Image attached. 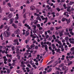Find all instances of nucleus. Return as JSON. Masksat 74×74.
Listing matches in <instances>:
<instances>
[{
	"label": "nucleus",
	"mask_w": 74,
	"mask_h": 74,
	"mask_svg": "<svg viewBox=\"0 0 74 74\" xmlns=\"http://www.w3.org/2000/svg\"><path fill=\"white\" fill-rule=\"evenodd\" d=\"M9 30H10V29L8 28V29H7V31L4 33L3 35L5 37H8L11 35V33L10 32L8 31Z\"/></svg>",
	"instance_id": "obj_1"
},
{
	"label": "nucleus",
	"mask_w": 74,
	"mask_h": 74,
	"mask_svg": "<svg viewBox=\"0 0 74 74\" xmlns=\"http://www.w3.org/2000/svg\"><path fill=\"white\" fill-rule=\"evenodd\" d=\"M41 45H42V48H45V49L46 52H48V47H47V45H43V42H42L41 43Z\"/></svg>",
	"instance_id": "obj_2"
},
{
	"label": "nucleus",
	"mask_w": 74,
	"mask_h": 74,
	"mask_svg": "<svg viewBox=\"0 0 74 74\" xmlns=\"http://www.w3.org/2000/svg\"><path fill=\"white\" fill-rule=\"evenodd\" d=\"M14 33L16 34H19L20 33H21L19 29H18L16 31H14Z\"/></svg>",
	"instance_id": "obj_3"
},
{
	"label": "nucleus",
	"mask_w": 74,
	"mask_h": 74,
	"mask_svg": "<svg viewBox=\"0 0 74 74\" xmlns=\"http://www.w3.org/2000/svg\"><path fill=\"white\" fill-rule=\"evenodd\" d=\"M8 17L9 18V19H11L12 17V14H10L8 15Z\"/></svg>",
	"instance_id": "obj_4"
},
{
	"label": "nucleus",
	"mask_w": 74,
	"mask_h": 74,
	"mask_svg": "<svg viewBox=\"0 0 74 74\" xmlns=\"http://www.w3.org/2000/svg\"><path fill=\"white\" fill-rule=\"evenodd\" d=\"M30 9L31 10L33 11L34 10H35V9H36V8H35L34 6L32 5L31 7H30Z\"/></svg>",
	"instance_id": "obj_5"
},
{
	"label": "nucleus",
	"mask_w": 74,
	"mask_h": 74,
	"mask_svg": "<svg viewBox=\"0 0 74 74\" xmlns=\"http://www.w3.org/2000/svg\"><path fill=\"white\" fill-rule=\"evenodd\" d=\"M62 26H60V27H56V30H58V29H62Z\"/></svg>",
	"instance_id": "obj_6"
},
{
	"label": "nucleus",
	"mask_w": 74,
	"mask_h": 74,
	"mask_svg": "<svg viewBox=\"0 0 74 74\" xmlns=\"http://www.w3.org/2000/svg\"><path fill=\"white\" fill-rule=\"evenodd\" d=\"M32 27H34L33 28L34 30H36V27H37L36 26L34 25H33L32 26Z\"/></svg>",
	"instance_id": "obj_7"
},
{
	"label": "nucleus",
	"mask_w": 74,
	"mask_h": 74,
	"mask_svg": "<svg viewBox=\"0 0 74 74\" xmlns=\"http://www.w3.org/2000/svg\"><path fill=\"white\" fill-rule=\"evenodd\" d=\"M65 56L64 55H63L62 56V58H61V60H64V57Z\"/></svg>",
	"instance_id": "obj_8"
},
{
	"label": "nucleus",
	"mask_w": 74,
	"mask_h": 74,
	"mask_svg": "<svg viewBox=\"0 0 74 74\" xmlns=\"http://www.w3.org/2000/svg\"><path fill=\"white\" fill-rule=\"evenodd\" d=\"M72 27V28H71V27H70L69 28L68 30L69 32H71V31H72V30H73V27Z\"/></svg>",
	"instance_id": "obj_9"
},
{
	"label": "nucleus",
	"mask_w": 74,
	"mask_h": 74,
	"mask_svg": "<svg viewBox=\"0 0 74 74\" xmlns=\"http://www.w3.org/2000/svg\"><path fill=\"white\" fill-rule=\"evenodd\" d=\"M16 53H19V49H16Z\"/></svg>",
	"instance_id": "obj_10"
},
{
	"label": "nucleus",
	"mask_w": 74,
	"mask_h": 74,
	"mask_svg": "<svg viewBox=\"0 0 74 74\" xmlns=\"http://www.w3.org/2000/svg\"><path fill=\"white\" fill-rule=\"evenodd\" d=\"M8 17H4L3 19V20H5V21H8Z\"/></svg>",
	"instance_id": "obj_11"
},
{
	"label": "nucleus",
	"mask_w": 74,
	"mask_h": 74,
	"mask_svg": "<svg viewBox=\"0 0 74 74\" xmlns=\"http://www.w3.org/2000/svg\"><path fill=\"white\" fill-rule=\"evenodd\" d=\"M10 21H11V22H10V24H12V22H13V21H14V18H12V19H10Z\"/></svg>",
	"instance_id": "obj_12"
},
{
	"label": "nucleus",
	"mask_w": 74,
	"mask_h": 74,
	"mask_svg": "<svg viewBox=\"0 0 74 74\" xmlns=\"http://www.w3.org/2000/svg\"><path fill=\"white\" fill-rule=\"evenodd\" d=\"M74 9L73 8V7H72L71 8V9H70L69 11H68V12H71V11H74Z\"/></svg>",
	"instance_id": "obj_13"
},
{
	"label": "nucleus",
	"mask_w": 74,
	"mask_h": 74,
	"mask_svg": "<svg viewBox=\"0 0 74 74\" xmlns=\"http://www.w3.org/2000/svg\"><path fill=\"white\" fill-rule=\"evenodd\" d=\"M29 34V32L28 31H26L25 36H27Z\"/></svg>",
	"instance_id": "obj_14"
},
{
	"label": "nucleus",
	"mask_w": 74,
	"mask_h": 74,
	"mask_svg": "<svg viewBox=\"0 0 74 74\" xmlns=\"http://www.w3.org/2000/svg\"><path fill=\"white\" fill-rule=\"evenodd\" d=\"M68 14H69V13H68V12H66L64 13V15L65 16H66V15H67Z\"/></svg>",
	"instance_id": "obj_15"
},
{
	"label": "nucleus",
	"mask_w": 74,
	"mask_h": 74,
	"mask_svg": "<svg viewBox=\"0 0 74 74\" xmlns=\"http://www.w3.org/2000/svg\"><path fill=\"white\" fill-rule=\"evenodd\" d=\"M10 11H12V12H14L15 11V10L13 8H10Z\"/></svg>",
	"instance_id": "obj_16"
},
{
	"label": "nucleus",
	"mask_w": 74,
	"mask_h": 74,
	"mask_svg": "<svg viewBox=\"0 0 74 74\" xmlns=\"http://www.w3.org/2000/svg\"><path fill=\"white\" fill-rule=\"evenodd\" d=\"M12 26L14 27V28H16V25H15V24H12Z\"/></svg>",
	"instance_id": "obj_17"
},
{
	"label": "nucleus",
	"mask_w": 74,
	"mask_h": 74,
	"mask_svg": "<svg viewBox=\"0 0 74 74\" xmlns=\"http://www.w3.org/2000/svg\"><path fill=\"white\" fill-rule=\"evenodd\" d=\"M52 37H53V40H56V38L55 37V35H53L52 36Z\"/></svg>",
	"instance_id": "obj_18"
},
{
	"label": "nucleus",
	"mask_w": 74,
	"mask_h": 74,
	"mask_svg": "<svg viewBox=\"0 0 74 74\" xmlns=\"http://www.w3.org/2000/svg\"><path fill=\"white\" fill-rule=\"evenodd\" d=\"M66 4H64L63 5V7L64 8V9H66L67 7H66Z\"/></svg>",
	"instance_id": "obj_19"
},
{
	"label": "nucleus",
	"mask_w": 74,
	"mask_h": 74,
	"mask_svg": "<svg viewBox=\"0 0 74 74\" xmlns=\"http://www.w3.org/2000/svg\"><path fill=\"white\" fill-rule=\"evenodd\" d=\"M33 62V61L32 60H31L30 62V64H31V65H33V64H34V63H32Z\"/></svg>",
	"instance_id": "obj_20"
},
{
	"label": "nucleus",
	"mask_w": 74,
	"mask_h": 74,
	"mask_svg": "<svg viewBox=\"0 0 74 74\" xmlns=\"http://www.w3.org/2000/svg\"><path fill=\"white\" fill-rule=\"evenodd\" d=\"M3 27H4V25H1L0 26V29H3Z\"/></svg>",
	"instance_id": "obj_21"
},
{
	"label": "nucleus",
	"mask_w": 74,
	"mask_h": 74,
	"mask_svg": "<svg viewBox=\"0 0 74 74\" xmlns=\"http://www.w3.org/2000/svg\"><path fill=\"white\" fill-rule=\"evenodd\" d=\"M71 8V6H69L68 7L67 9V11H68V12L69 10H70V8Z\"/></svg>",
	"instance_id": "obj_22"
},
{
	"label": "nucleus",
	"mask_w": 74,
	"mask_h": 74,
	"mask_svg": "<svg viewBox=\"0 0 74 74\" xmlns=\"http://www.w3.org/2000/svg\"><path fill=\"white\" fill-rule=\"evenodd\" d=\"M72 4H73V2L70 1L69 3V5H71Z\"/></svg>",
	"instance_id": "obj_23"
},
{
	"label": "nucleus",
	"mask_w": 74,
	"mask_h": 74,
	"mask_svg": "<svg viewBox=\"0 0 74 74\" xmlns=\"http://www.w3.org/2000/svg\"><path fill=\"white\" fill-rule=\"evenodd\" d=\"M12 51H14V49H15V47H14V46H12Z\"/></svg>",
	"instance_id": "obj_24"
},
{
	"label": "nucleus",
	"mask_w": 74,
	"mask_h": 74,
	"mask_svg": "<svg viewBox=\"0 0 74 74\" xmlns=\"http://www.w3.org/2000/svg\"><path fill=\"white\" fill-rule=\"evenodd\" d=\"M24 26H25V27H29V25H27V24H25L24 25Z\"/></svg>",
	"instance_id": "obj_25"
},
{
	"label": "nucleus",
	"mask_w": 74,
	"mask_h": 74,
	"mask_svg": "<svg viewBox=\"0 0 74 74\" xmlns=\"http://www.w3.org/2000/svg\"><path fill=\"white\" fill-rule=\"evenodd\" d=\"M8 5L10 7H12V6L11 5V4H10V3H8Z\"/></svg>",
	"instance_id": "obj_26"
},
{
	"label": "nucleus",
	"mask_w": 74,
	"mask_h": 74,
	"mask_svg": "<svg viewBox=\"0 0 74 74\" xmlns=\"http://www.w3.org/2000/svg\"><path fill=\"white\" fill-rule=\"evenodd\" d=\"M0 37L1 38V40H3V34H1V35L0 36Z\"/></svg>",
	"instance_id": "obj_27"
},
{
	"label": "nucleus",
	"mask_w": 74,
	"mask_h": 74,
	"mask_svg": "<svg viewBox=\"0 0 74 74\" xmlns=\"http://www.w3.org/2000/svg\"><path fill=\"white\" fill-rule=\"evenodd\" d=\"M37 57L36 58V59H39V58H40V55H37Z\"/></svg>",
	"instance_id": "obj_28"
},
{
	"label": "nucleus",
	"mask_w": 74,
	"mask_h": 74,
	"mask_svg": "<svg viewBox=\"0 0 74 74\" xmlns=\"http://www.w3.org/2000/svg\"><path fill=\"white\" fill-rule=\"evenodd\" d=\"M73 64V62L71 61L70 63H69L68 64V66H70V64Z\"/></svg>",
	"instance_id": "obj_29"
},
{
	"label": "nucleus",
	"mask_w": 74,
	"mask_h": 74,
	"mask_svg": "<svg viewBox=\"0 0 74 74\" xmlns=\"http://www.w3.org/2000/svg\"><path fill=\"white\" fill-rule=\"evenodd\" d=\"M61 49L62 51H64V49H63V46H62L61 47Z\"/></svg>",
	"instance_id": "obj_30"
},
{
	"label": "nucleus",
	"mask_w": 74,
	"mask_h": 74,
	"mask_svg": "<svg viewBox=\"0 0 74 74\" xmlns=\"http://www.w3.org/2000/svg\"><path fill=\"white\" fill-rule=\"evenodd\" d=\"M70 18H69L68 21H67V23L68 24V23H70Z\"/></svg>",
	"instance_id": "obj_31"
},
{
	"label": "nucleus",
	"mask_w": 74,
	"mask_h": 74,
	"mask_svg": "<svg viewBox=\"0 0 74 74\" xmlns=\"http://www.w3.org/2000/svg\"><path fill=\"white\" fill-rule=\"evenodd\" d=\"M71 51H74V47H72L71 49Z\"/></svg>",
	"instance_id": "obj_32"
},
{
	"label": "nucleus",
	"mask_w": 74,
	"mask_h": 74,
	"mask_svg": "<svg viewBox=\"0 0 74 74\" xmlns=\"http://www.w3.org/2000/svg\"><path fill=\"white\" fill-rule=\"evenodd\" d=\"M56 51L57 52H60V49L59 48H58L57 49Z\"/></svg>",
	"instance_id": "obj_33"
},
{
	"label": "nucleus",
	"mask_w": 74,
	"mask_h": 74,
	"mask_svg": "<svg viewBox=\"0 0 74 74\" xmlns=\"http://www.w3.org/2000/svg\"><path fill=\"white\" fill-rule=\"evenodd\" d=\"M65 40L67 41L69 40V37L68 36L66 37L65 38Z\"/></svg>",
	"instance_id": "obj_34"
},
{
	"label": "nucleus",
	"mask_w": 74,
	"mask_h": 74,
	"mask_svg": "<svg viewBox=\"0 0 74 74\" xmlns=\"http://www.w3.org/2000/svg\"><path fill=\"white\" fill-rule=\"evenodd\" d=\"M58 32H59L58 30L55 33V34H56V35H58V34H59V33H58Z\"/></svg>",
	"instance_id": "obj_35"
},
{
	"label": "nucleus",
	"mask_w": 74,
	"mask_h": 74,
	"mask_svg": "<svg viewBox=\"0 0 74 74\" xmlns=\"http://www.w3.org/2000/svg\"><path fill=\"white\" fill-rule=\"evenodd\" d=\"M70 34H71L72 36H73V35H74V33H73L72 31L70 32Z\"/></svg>",
	"instance_id": "obj_36"
},
{
	"label": "nucleus",
	"mask_w": 74,
	"mask_h": 74,
	"mask_svg": "<svg viewBox=\"0 0 74 74\" xmlns=\"http://www.w3.org/2000/svg\"><path fill=\"white\" fill-rule=\"evenodd\" d=\"M65 20H66V18H62V22H64Z\"/></svg>",
	"instance_id": "obj_37"
},
{
	"label": "nucleus",
	"mask_w": 74,
	"mask_h": 74,
	"mask_svg": "<svg viewBox=\"0 0 74 74\" xmlns=\"http://www.w3.org/2000/svg\"><path fill=\"white\" fill-rule=\"evenodd\" d=\"M51 71H52V70H51V69H49L47 71V73H49V72H51Z\"/></svg>",
	"instance_id": "obj_38"
},
{
	"label": "nucleus",
	"mask_w": 74,
	"mask_h": 74,
	"mask_svg": "<svg viewBox=\"0 0 74 74\" xmlns=\"http://www.w3.org/2000/svg\"><path fill=\"white\" fill-rule=\"evenodd\" d=\"M18 25L19 26H22V24L21 23H18Z\"/></svg>",
	"instance_id": "obj_39"
},
{
	"label": "nucleus",
	"mask_w": 74,
	"mask_h": 74,
	"mask_svg": "<svg viewBox=\"0 0 74 74\" xmlns=\"http://www.w3.org/2000/svg\"><path fill=\"white\" fill-rule=\"evenodd\" d=\"M69 59H71V58H74V57L73 56H69Z\"/></svg>",
	"instance_id": "obj_40"
},
{
	"label": "nucleus",
	"mask_w": 74,
	"mask_h": 74,
	"mask_svg": "<svg viewBox=\"0 0 74 74\" xmlns=\"http://www.w3.org/2000/svg\"><path fill=\"white\" fill-rule=\"evenodd\" d=\"M11 47H12V45H9V46H7V47H8V48H11Z\"/></svg>",
	"instance_id": "obj_41"
},
{
	"label": "nucleus",
	"mask_w": 74,
	"mask_h": 74,
	"mask_svg": "<svg viewBox=\"0 0 74 74\" xmlns=\"http://www.w3.org/2000/svg\"><path fill=\"white\" fill-rule=\"evenodd\" d=\"M63 35V33L62 32H60V37H62V36Z\"/></svg>",
	"instance_id": "obj_42"
},
{
	"label": "nucleus",
	"mask_w": 74,
	"mask_h": 74,
	"mask_svg": "<svg viewBox=\"0 0 74 74\" xmlns=\"http://www.w3.org/2000/svg\"><path fill=\"white\" fill-rule=\"evenodd\" d=\"M36 11L37 12H40V10H39L38 9H36Z\"/></svg>",
	"instance_id": "obj_43"
},
{
	"label": "nucleus",
	"mask_w": 74,
	"mask_h": 74,
	"mask_svg": "<svg viewBox=\"0 0 74 74\" xmlns=\"http://www.w3.org/2000/svg\"><path fill=\"white\" fill-rule=\"evenodd\" d=\"M57 10H58V11L59 12L60 11V9L59 8H57L56 9Z\"/></svg>",
	"instance_id": "obj_44"
},
{
	"label": "nucleus",
	"mask_w": 74,
	"mask_h": 74,
	"mask_svg": "<svg viewBox=\"0 0 74 74\" xmlns=\"http://www.w3.org/2000/svg\"><path fill=\"white\" fill-rule=\"evenodd\" d=\"M27 67H28L29 68H31V65H30V64H28L27 65Z\"/></svg>",
	"instance_id": "obj_45"
},
{
	"label": "nucleus",
	"mask_w": 74,
	"mask_h": 74,
	"mask_svg": "<svg viewBox=\"0 0 74 74\" xmlns=\"http://www.w3.org/2000/svg\"><path fill=\"white\" fill-rule=\"evenodd\" d=\"M45 34L46 36L48 34V33H47V31H45Z\"/></svg>",
	"instance_id": "obj_46"
},
{
	"label": "nucleus",
	"mask_w": 74,
	"mask_h": 74,
	"mask_svg": "<svg viewBox=\"0 0 74 74\" xmlns=\"http://www.w3.org/2000/svg\"><path fill=\"white\" fill-rule=\"evenodd\" d=\"M26 20V18H25L23 21V23H25V22Z\"/></svg>",
	"instance_id": "obj_47"
},
{
	"label": "nucleus",
	"mask_w": 74,
	"mask_h": 74,
	"mask_svg": "<svg viewBox=\"0 0 74 74\" xmlns=\"http://www.w3.org/2000/svg\"><path fill=\"white\" fill-rule=\"evenodd\" d=\"M16 56L18 57V59H20V56H19V55H17Z\"/></svg>",
	"instance_id": "obj_48"
},
{
	"label": "nucleus",
	"mask_w": 74,
	"mask_h": 74,
	"mask_svg": "<svg viewBox=\"0 0 74 74\" xmlns=\"http://www.w3.org/2000/svg\"><path fill=\"white\" fill-rule=\"evenodd\" d=\"M37 27H41L40 26V24H38L37 25Z\"/></svg>",
	"instance_id": "obj_49"
},
{
	"label": "nucleus",
	"mask_w": 74,
	"mask_h": 74,
	"mask_svg": "<svg viewBox=\"0 0 74 74\" xmlns=\"http://www.w3.org/2000/svg\"><path fill=\"white\" fill-rule=\"evenodd\" d=\"M30 0H28V1H27V4H29V3H30Z\"/></svg>",
	"instance_id": "obj_50"
},
{
	"label": "nucleus",
	"mask_w": 74,
	"mask_h": 74,
	"mask_svg": "<svg viewBox=\"0 0 74 74\" xmlns=\"http://www.w3.org/2000/svg\"><path fill=\"white\" fill-rule=\"evenodd\" d=\"M35 49H37L38 48V45H37L35 47Z\"/></svg>",
	"instance_id": "obj_51"
},
{
	"label": "nucleus",
	"mask_w": 74,
	"mask_h": 74,
	"mask_svg": "<svg viewBox=\"0 0 74 74\" xmlns=\"http://www.w3.org/2000/svg\"><path fill=\"white\" fill-rule=\"evenodd\" d=\"M42 27H39V30H42Z\"/></svg>",
	"instance_id": "obj_52"
},
{
	"label": "nucleus",
	"mask_w": 74,
	"mask_h": 74,
	"mask_svg": "<svg viewBox=\"0 0 74 74\" xmlns=\"http://www.w3.org/2000/svg\"><path fill=\"white\" fill-rule=\"evenodd\" d=\"M16 72L18 74H20V70L16 71Z\"/></svg>",
	"instance_id": "obj_53"
},
{
	"label": "nucleus",
	"mask_w": 74,
	"mask_h": 74,
	"mask_svg": "<svg viewBox=\"0 0 74 74\" xmlns=\"http://www.w3.org/2000/svg\"><path fill=\"white\" fill-rule=\"evenodd\" d=\"M23 18H25V19H26V14H24L23 16Z\"/></svg>",
	"instance_id": "obj_54"
},
{
	"label": "nucleus",
	"mask_w": 74,
	"mask_h": 74,
	"mask_svg": "<svg viewBox=\"0 0 74 74\" xmlns=\"http://www.w3.org/2000/svg\"><path fill=\"white\" fill-rule=\"evenodd\" d=\"M54 30L53 28L51 27L50 28L51 31H52V30Z\"/></svg>",
	"instance_id": "obj_55"
},
{
	"label": "nucleus",
	"mask_w": 74,
	"mask_h": 74,
	"mask_svg": "<svg viewBox=\"0 0 74 74\" xmlns=\"http://www.w3.org/2000/svg\"><path fill=\"white\" fill-rule=\"evenodd\" d=\"M70 42L72 44H74V41H71Z\"/></svg>",
	"instance_id": "obj_56"
},
{
	"label": "nucleus",
	"mask_w": 74,
	"mask_h": 74,
	"mask_svg": "<svg viewBox=\"0 0 74 74\" xmlns=\"http://www.w3.org/2000/svg\"><path fill=\"white\" fill-rule=\"evenodd\" d=\"M49 49H50V50H51V51H52V48H51V47H49Z\"/></svg>",
	"instance_id": "obj_57"
},
{
	"label": "nucleus",
	"mask_w": 74,
	"mask_h": 74,
	"mask_svg": "<svg viewBox=\"0 0 74 74\" xmlns=\"http://www.w3.org/2000/svg\"><path fill=\"white\" fill-rule=\"evenodd\" d=\"M65 1V0H61V3H63Z\"/></svg>",
	"instance_id": "obj_58"
},
{
	"label": "nucleus",
	"mask_w": 74,
	"mask_h": 74,
	"mask_svg": "<svg viewBox=\"0 0 74 74\" xmlns=\"http://www.w3.org/2000/svg\"><path fill=\"white\" fill-rule=\"evenodd\" d=\"M19 17H16L15 18L16 20H18V19H19Z\"/></svg>",
	"instance_id": "obj_59"
},
{
	"label": "nucleus",
	"mask_w": 74,
	"mask_h": 74,
	"mask_svg": "<svg viewBox=\"0 0 74 74\" xmlns=\"http://www.w3.org/2000/svg\"><path fill=\"white\" fill-rule=\"evenodd\" d=\"M14 42H18V40L17 39L15 40Z\"/></svg>",
	"instance_id": "obj_60"
},
{
	"label": "nucleus",
	"mask_w": 74,
	"mask_h": 74,
	"mask_svg": "<svg viewBox=\"0 0 74 74\" xmlns=\"http://www.w3.org/2000/svg\"><path fill=\"white\" fill-rule=\"evenodd\" d=\"M59 39H56V40H55V41L56 42H58L59 41Z\"/></svg>",
	"instance_id": "obj_61"
},
{
	"label": "nucleus",
	"mask_w": 74,
	"mask_h": 74,
	"mask_svg": "<svg viewBox=\"0 0 74 74\" xmlns=\"http://www.w3.org/2000/svg\"><path fill=\"white\" fill-rule=\"evenodd\" d=\"M5 45V42H4L2 43V45Z\"/></svg>",
	"instance_id": "obj_62"
},
{
	"label": "nucleus",
	"mask_w": 74,
	"mask_h": 74,
	"mask_svg": "<svg viewBox=\"0 0 74 74\" xmlns=\"http://www.w3.org/2000/svg\"><path fill=\"white\" fill-rule=\"evenodd\" d=\"M3 10V8H1L0 9V12H2V11Z\"/></svg>",
	"instance_id": "obj_63"
},
{
	"label": "nucleus",
	"mask_w": 74,
	"mask_h": 74,
	"mask_svg": "<svg viewBox=\"0 0 74 74\" xmlns=\"http://www.w3.org/2000/svg\"><path fill=\"white\" fill-rule=\"evenodd\" d=\"M33 33H36V31L35 30H34L33 31Z\"/></svg>",
	"instance_id": "obj_64"
}]
</instances>
